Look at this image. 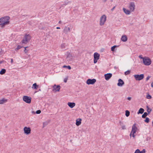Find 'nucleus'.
Returning <instances> with one entry per match:
<instances>
[{"mask_svg":"<svg viewBox=\"0 0 153 153\" xmlns=\"http://www.w3.org/2000/svg\"><path fill=\"white\" fill-rule=\"evenodd\" d=\"M66 56L65 60L68 62H71L73 61L74 57L72 53L71 52H67L65 53Z\"/></svg>","mask_w":153,"mask_h":153,"instance_id":"obj_1","label":"nucleus"},{"mask_svg":"<svg viewBox=\"0 0 153 153\" xmlns=\"http://www.w3.org/2000/svg\"><path fill=\"white\" fill-rule=\"evenodd\" d=\"M10 17L9 16H5L0 19V24L1 26H4L9 23Z\"/></svg>","mask_w":153,"mask_h":153,"instance_id":"obj_2","label":"nucleus"},{"mask_svg":"<svg viewBox=\"0 0 153 153\" xmlns=\"http://www.w3.org/2000/svg\"><path fill=\"white\" fill-rule=\"evenodd\" d=\"M30 39V36L28 34H26L24 36L23 39L22 40L23 43L26 44L29 42Z\"/></svg>","mask_w":153,"mask_h":153,"instance_id":"obj_3","label":"nucleus"},{"mask_svg":"<svg viewBox=\"0 0 153 153\" xmlns=\"http://www.w3.org/2000/svg\"><path fill=\"white\" fill-rule=\"evenodd\" d=\"M136 124L134 123L132 126L131 131L130 134V137L131 136L132 133H133V137H135V136L134 135V134L136 132L137 129V128L136 127Z\"/></svg>","mask_w":153,"mask_h":153,"instance_id":"obj_4","label":"nucleus"},{"mask_svg":"<svg viewBox=\"0 0 153 153\" xmlns=\"http://www.w3.org/2000/svg\"><path fill=\"white\" fill-rule=\"evenodd\" d=\"M31 98L30 97L27 96H24L23 97V100L25 102L27 103H30L31 102Z\"/></svg>","mask_w":153,"mask_h":153,"instance_id":"obj_5","label":"nucleus"},{"mask_svg":"<svg viewBox=\"0 0 153 153\" xmlns=\"http://www.w3.org/2000/svg\"><path fill=\"white\" fill-rule=\"evenodd\" d=\"M106 20V17L105 15H103L100 18V25H103Z\"/></svg>","mask_w":153,"mask_h":153,"instance_id":"obj_6","label":"nucleus"},{"mask_svg":"<svg viewBox=\"0 0 153 153\" xmlns=\"http://www.w3.org/2000/svg\"><path fill=\"white\" fill-rule=\"evenodd\" d=\"M143 62L144 65L148 66L151 64V61L148 58H145L143 60Z\"/></svg>","mask_w":153,"mask_h":153,"instance_id":"obj_7","label":"nucleus"},{"mask_svg":"<svg viewBox=\"0 0 153 153\" xmlns=\"http://www.w3.org/2000/svg\"><path fill=\"white\" fill-rule=\"evenodd\" d=\"M135 5L134 2H131L128 6V8L131 12H133L135 9Z\"/></svg>","mask_w":153,"mask_h":153,"instance_id":"obj_8","label":"nucleus"},{"mask_svg":"<svg viewBox=\"0 0 153 153\" xmlns=\"http://www.w3.org/2000/svg\"><path fill=\"white\" fill-rule=\"evenodd\" d=\"M100 56V54L97 52L94 53V63L97 62V60L99 59Z\"/></svg>","mask_w":153,"mask_h":153,"instance_id":"obj_9","label":"nucleus"},{"mask_svg":"<svg viewBox=\"0 0 153 153\" xmlns=\"http://www.w3.org/2000/svg\"><path fill=\"white\" fill-rule=\"evenodd\" d=\"M134 77L136 80H140L144 78L143 74L140 75L136 74L134 75Z\"/></svg>","mask_w":153,"mask_h":153,"instance_id":"obj_10","label":"nucleus"},{"mask_svg":"<svg viewBox=\"0 0 153 153\" xmlns=\"http://www.w3.org/2000/svg\"><path fill=\"white\" fill-rule=\"evenodd\" d=\"M96 79H88L86 81V83L88 85H93L96 82Z\"/></svg>","mask_w":153,"mask_h":153,"instance_id":"obj_11","label":"nucleus"},{"mask_svg":"<svg viewBox=\"0 0 153 153\" xmlns=\"http://www.w3.org/2000/svg\"><path fill=\"white\" fill-rule=\"evenodd\" d=\"M53 89L52 91H59L60 88V86L59 85H56L55 84L53 86Z\"/></svg>","mask_w":153,"mask_h":153,"instance_id":"obj_12","label":"nucleus"},{"mask_svg":"<svg viewBox=\"0 0 153 153\" xmlns=\"http://www.w3.org/2000/svg\"><path fill=\"white\" fill-rule=\"evenodd\" d=\"M24 131L25 134H28L30 133L31 130L30 128L25 126L24 128Z\"/></svg>","mask_w":153,"mask_h":153,"instance_id":"obj_13","label":"nucleus"},{"mask_svg":"<svg viewBox=\"0 0 153 153\" xmlns=\"http://www.w3.org/2000/svg\"><path fill=\"white\" fill-rule=\"evenodd\" d=\"M112 74L111 73H108L104 75L105 79L107 80H108L112 76Z\"/></svg>","mask_w":153,"mask_h":153,"instance_id":"obj_14","label":"nucleus"},{"mask_svg":"<svg viewBox=\"0 0 153 153\" xmlns=\"http://www.w3.org/2000/svg\"><path fill=\"white\" fill-rule=\"evenodd\" d=\"M124 84V82L122 79H120L118 80V82L117 84L118 86L122 87Z\"/></svg>","mask_w":153,"mask_h":153,"instance_id":"obj_15","label":"nucleus"},{"mask_svg":"<svg viewBox=\"0 0 153 153\" xmlns=\"http://www.w3.org/2000/svg\"><path fill=\"white\" fill-rule=\"evenodd\" d=\"M68 105L71 108H73L75 105V103L74 102H68Z\"/></svg>","mask_w":153,"mask_h":153,"instance_id":"obj_16","label":"nucleus"},{"mask_svg":"<svg viewBox=\"0 0 153 153\" xmlns=\"http://www.w3.org/2000/svg\"><path fill=\"white\" fill-rule=\"evenodd\" d=\"M82 119L80 118L76 120V124L77 126H79L81 123Z\"/></svg>","mask_w":153,"mask_h":153,"instance_id":"obj_17","label":"nucleus"},{"mask_svg":"<svg viewBox=\"0 0 153 153\" xmlns=\"http://www.w3.org/2000/svg\"><path fill=\"white\" fill-rule=\"evenodd\" d=\"M121 40L123 42H126L127 40V38L125 35L123 36L121 39Z\"/></svg>","mask_w":153,"mask_h":153,"instance_id":"obj_18","label":"nucleus"},{"mask_svg":"<svg viewBox=\"0 0 153 153\" xmlns=\"http://www.w3.org/2000/svg\"><path fill=\"white\" fill-rule=\"evenodd\" d=\"M124 12L127 15H129L131 13V11L130 10L126 9V8H123Z\"/></svg>","mask_w":153,"mask_h":153,"instance_id":"obj_19","label":"nucleus"},{"mask_svg":"<svg viewBox=\"0 0 153 153\" xmlns=\"http://www.w3.org/2000/svg\"><path fill=\"white\" fill-rule=\"evenodd\" d=\"M64 30L66 33H67L70 31V28L69 27H65Z\"/></svg>","mask_w":153,"mask_h":153,"instance_id":"obj_20","label":"nucleus"},{"mask_svg":"<svg viewBox=\"0 0 153 153\" xmlns=\"http://www.w3.org/2000/svg\"><path fill=\"white\" fill-rule=\"evenodd\" d=\"M144 109L142 108H140L139 111L137 112V114H143L144 111Z\"/></svg>","mask_w":153,"mask_h":153,"instance_id":"obj_21","label":"nucleus"},{"mask_svg":"<svg viewBox=\"0 0 153 153\" xmlns=\"http://www.w3.org/2000/svg\"><path fill=\"white\" fill-rule=\"evenodd\" d=\"M38 86L37 85L36 83H34L33 85L32 88L34 89H37Z\"/></svg>","mask_w":153,"mask_h":153,"instance_id":"obj_22","label":"nucleus"},{"mask_svg":"<svg viewBox=\"0 0 153 153\" xmlns=\"http://www.w3.org/2000/svg\"><path fill=\"white\" fill-rule=\"evenodd\" d=\"M7 100L3 98L0 100V104H2L7 102Z\"/></svg>","mask_w":153,"mask_h":153,"instance_id":"obj_23","label":"nucleus"},{"mask_svg":"<svg viewBox=\"0 0 153 153\" xmlns=\"http://www.w3.org/2000/svg\"><path fill=\"white\" fill-rule=\"evenodd\" d=\"M6 70L4 69H2L0 71V74L3 75L6 72Z\"/></svg>","mask_w":153,"mask_h":153,"instance_id":"obj_24","label":"nucleus"},{"mask_svg":"<svg viewBox=\"0 0 153 153\" xmlns=\"http://www.w3.org/2000/svg\"><path fill=\"white\" fill-rule=\"evenodd\" d=\"M148 114H149L148 113L145 112L142 115V117L143 118H145L146 117V116H147L148 115Z\"/></svg>","mask_w":153,"mask_h":153,"instance_id":"obj_25","label":"nucleus"},{"mask_svg":"<svg viewBox=\"0 0 153 153\" xmlns=\"http://www.w3.org/2000/svg\"><path fill=\"white\" fill-rule=\"evenodd\" d=\"M66 44L65 43H63L61 45V48L62 49L66 48Z\"/></svg>","mask_w":153,"mask_h":153,"instance_id":"obj_26","label":"nucleus"},{"mask_svg":"<svg viewBox=\"0 0 153 153\" xmlns=\"http://www.w3.org/2000/svg\"><path fill=\"white\" fill-rule=\"evenodd\" d=\"M129 114H130L129 111L128 110H126V114H125L126 116L127 117H128L129 115Z\"/></svg>","mask_w":153,"mask_h":153,"instance_id":"obj_27","label":"nucleus"},{"mask_svg":"<svg viewBox=\"0 0 153 153\" xmlns=\"http://www.w3.org/2000/svg\"><path fill=\"white\" fill-rule=\"evenodd\" d=\"M64 68H68L69 70H70L71 69V67L70 66H66V65H64L63 67Z\"/></svg>","mask_w":153,"mask_h":153,"instance_id":"obj_28","label":"nucleus"},{"mask_svg":"<svg viewBox=\"0 0 153 153\" xmlns=\"http://www.w3.org/2000/svg\"><path fill=\"white\" fill-rule=\"evenodd\" d=\"M146 107L147 108V111L148 112V113L149 114L151 112L152 110L151 109H150L148 106H147Z\"/></svg>","mask_w":153,"mask_h":153,"instance_id":"obj_29","label":"nucleus"},{"mask_svg":"<svg viewBox=\"0 0 153 153\" xmlns=\"http://www.w3.org/2000/svg\"><path fill=\"white\" fill-rule=\"evenodd\" d=\"M117 47V46L116 45H114L111 48V50L113 51H114L115 48H116Z\"/></svg>","mask_w":153,"mask_h":153,"instance_id":"obj_30","label":"nucleus"},{"mask_svg":"<svg viewBox=\"0 0 153 153\" xmlns=\"http://www.w3.org/2000/svg\"><path fill=\"white\" fill-rule=\"evenodd\" d=\"M130 71L127 70V71L125 72L124 74L125 75H127L130 74Z\"/></svg>","mask_w":153,"mask_h":153,"instance_id":"obj_31","label":"nucleus"},{"mask_svg":"<svg viewBox=\"0 0 153 153\" xmlns=\"http://www.w3.org/2000/svg\"><path fill=\"white\" fill-rule=\"evenodd\" d=\"M21 48H22V47L21 46H20L18 45L17 46V48H16L15 50L16 51L18 50H19Z\"/></svg>","mask_w":153,"mask_h":153,"instance_id":"obj_32","label":"nucleus"},{"mask_svg":"<svg viewBox=\"0 0 153 153\" xmlns=\"http://www.w3.org/2000/svg\"><path fill=\"white\" fill-rule=\"evenodd\" d=\"M149 118L148 117H146L145 120V122L147 123H148L149 122Z\"/></svg>","mask_w":153,"mask_h":153,"instance_id":"obj_33","label":"nucleus"},{"mask_svg":"<svg viewBox=\"0 0 153 153\" xmlns=\"http://www.w3.org/2000/svg\"><path fill=\"white\" fill-rule=\"evenodd\" d=\"M41 113V111L40 110H38L36 112V113L37 114H40Z\"/></svg>","mask_w":153,"mask_h":153,"instance_id":"obj_34","label":"nucleus"},{"mask_svg":"<svg viewBox=\"0 0 153 153\" xmlns=\"http://www.w3.org/2000/svg\"><path fill=\"white\" fill-rule=\"evenodd\" d=\"M134 153H140V151L139 149H137L135 151Z\"/></svg>","mask_w":153,"mask_h":153,"instance_id":"obj_35","label":"nucleus"},{"mask_svg":"<svg viewBox=\"0 0 153 153\" xmlns=\"http://www.w3.org/2000/svg\"><path fill=\"white\" fill-rule=\"evenodd\" d=\"M146 98L148 99H150L152 98V97L150 95L148 94L146 96Z\"/></svg>","mask_w":153,"mask_h":153,"instance_id":"obj_36","label":"nucleus"},{"mask_svg":"<svg viewBox=\"0 0 153 153\" xmlns=\"http://www.w3.org/2000/svg\"><path fill=\"white\" fill-rule=\"evenodd\" d=\"M27 48V47H24V48H25L24 51L25 53H26L28 52V50L26 49V48Z\"/></svg>","mask_w":153,"mask_h":153,"instance_id":"obj_37","label":"nucleus"},{"mask_svg":"<svg viewBox=\"0 0 153 153\" xmlns=\"http://www.w3.org/2000/svg\"><path fill=\"white\" fill-rule=\"evenodd\" d=\"M146 150L145 149H143L142 151H140V153H145Z\"/></svg>","mask_w":153,"mask_h":153,"instance_id":"obj_38","label":"nucleus"},{"mask_svg":"<svg viewBox=\"0 0 153 153\" xmlns=\"http://www.w3.org/2000/svg\"><path fill=\"white\" fill-rule=\"evenodd\" d=\"M139 57L140 59H143H143H145V58L143 57L142 56V55H139Z\"/></svg>","mask_w":153,"mask_h":153,"instance_id":"obj_39","label":"nucleus"},{"mask_svg":"<svg viewBox=\"0 0 153 153\" xmlns=\"http://www.w3.org/2000/svg\"><path fill=\"white\" fill-rule=\"evenodd\" d=\"M70 2H65V3L62 5V6H63V5H66L68 4V3Z\"/></svg>","mask_w":153,"mask_h":153,"instance_id":"obj_40","label":"nucleus"},{"mask_svg":"<svg viewBox=\"0 0 153 153\" xmlns=\"http://www.w3.org/2000/svg\"><path fill=\"white\" fill-rule=\"evenodd\" d=\"M47 124H48L47 122H45V123H43V127H44V126H45L46 125H47Z\"/></svg>","mask_w":153,"mask_h":153,"instance_id":"obj_41","label":"nucleus"},{"mask_svg":"<svg viewBox=\"0 0 153 153\" xmlns=\"http://www.w3.org/2000/svg\"><path fill=\"white\" fill-rule=\"evenodd\" d=\"M121 128H122V129H123V130L125 129H126L125 126V125L123 126H122Z\"/></svg>","mask_w":153,"mask_h":153,"instance_id":"obj_42","label":"nucleus"},{"mask_svg":"<svg viewBox=\"0 0 153 153\" xmlns=\"http://www.w3.org/2000/svg\"><path fill=\"white\" fill-rule=\"evenodd\" d=\"M151 76H148L146 78V80L147 81L148 80L149 78H150Z\"/></svg>","mask_w":153,"mask_h":153,"instance_id":"obj_43","label":"nucleus"},{"mask_svg":"<svg viewBox=\"0 0 153 153\" xmlns=\"http://www.w3.org/2000/svg\"><path fill=\"white\" fill-rule=\"evenodd\" d=\"M64 81L65 82H67V79H64Z\"/></svg>","mask_w":153,"mask_h":153,"instance_id":"obj_44","label":"nucleus"},{"mask_svg":"<svg viewBox=\"0 0 153 153\" xmlns=\"http://www.w3.org/2000/svg\"><path fill=\"white\" fill-rule=\"evenodd\" d=\"M131 99V97H128L127 98V99L128 100H130Z\"/></svg>","mask_w":153,"mask_h":153,"instance_id":"obj_45","label":"nucleus"},{"mask_svg":"<svg viewBox=\"0 0 153 153\" xmlns=\"http://www.w3.org/2000/svg\"><path fill=\"white\" fill-rule=\"evenodd\" d=\"M13 59H11V62L12 64L13 63Z\"/></svg>","mask_w":153,"mask_h":153,"instance_id":"obj_46","label":"nucleus"},{"mask_svg":"<svg viewBox=\"0 0 153 153\" xmlns=\"http://www.w3.org/2000/svg\"><path fill=\"white\" fill-rule=\"evenodd\" d=\"M151 86L152 87H153V82L151 83Z\"/></svg>","mask_w":153,"mask_h":153,"instance_id":"obj_47","label":"nucleus"},{"mask_svg":"<svg viewBox=\"0 0 153 153\" xmlns=\"http://www.w3.org/2000/svg\"><path fill=\"white\" fill-rule=\"evenodd\" d=\"M107 0H102V1L104 2H105L107 1Z\"/></svg>","mask_w":153,"mask_h":153,"instance_id":"obj_48","label":"nucleus"},{"mask_svg":"<svg viewBox=\"0 0 153 153\" xmlns=\"http://www.w3.org/2000/svg\"><path fill=\"white\" fill-rule=\"evenodd\" d=\"M56 28L57 29H60V28L59 27H56Z\"/></svg>","mask_w":153,"mask_h":153,"instance_id":"obj_49","label":"nucleus"},{"mask_svg":"<svg viewBox=\"0 0 153 153\" xmlns=\"http://www.w3.org/2000/svg\"><path fill=\"white\" fill-rule=\"evenodd\" d=\"M115 7H113L112 9L111 10H113L114 9Z\"/></svg>","mask_w":153,"mask_h":153,"instance_id":"obj_50","label":"nucleus"},{"mask_svg":"<svg viewBox=\"0 0 153 153\" xmlns=\"http://www.w3.org/2000/svg\"><path fill=\"white\" fill-rule=\"evenodd\" d=\"M32 113H33V114H34L35 113V112H34V111H32Z\"/></svg>","mask_w":153,"mask_h":153,"instance_id":"obj_51","label":"nucleus"},{"mask_svg":"<svg viewBox=\"0 0 153 153\" xmlns=\"http://www.w3.org/2000/svg\"><path fill=\"white\" fill-rule=\"evenodd\" d=\"M2 61H0V64L2 63Z\"/></svg>","mask_w":153,"mask_h":153,"instance_id":"obj_52","label":"nucleus"},{"mask_svg":"<svg viewBox=\"0 0 153 153\" xmlns=\"http://www.w3.org/2000/svg\"><path fill=\"white\" fill-rule=\"evenodd\" d=\"M61 21H59V23H61Z\"/></svg>","mask_w":153,"mask_h":153,"instance_id":"obj_53","label":"nucleus"},{"mask_svg":"<svg viewBox=\"0 0 153 153\" xmlns=\"http://www.w3.org/2000/svg\"><path fill=\"white\" fill-rule=\"evenodd\" d=\"M113 0H111V2H113Z\"/></svg>","mask_w":153,"mask_h":153,"instance_id":"obj_54","label":"nucleus"},{"mask_svg":"<svg viewBox=\"0 0 153 153\" xmlns=\"http://www.w3.org/2000/svg\"><path fill=\"white\" fill-rule=\"evenodd\" d=\"M131 136H132V137H133V133L132 134Z\"/></svg>","mask_w":153,"mask_h":153,"instance_id":"obj_55","label":"nucleus"},{"mask_svg":"<svg viewBox=\"0 0 153 153\" xmlns=\"http://www.w3.org/2000/svg\"><path fill=\"white\" fill-rule=\"evenodd\" d=\"M152 126H153V122H152Z\"/></svg>","mask_w":153,"mask_h":153,"instance_id":"obj_56","label":"nucleus"},{"mask_svg":"<svg viewBox=\"0 0 153 153\" xmlns=\"http://www.w3.org/2000/svg\"><path fill=\"white\" fill-rule=\"evenodd\" d=\"M114 68H116V67H114Z\"/></svg>","mask_w":153,"mask_h":153,"instance_id":"obj_57","label":"nucleus"}]
</instances>
